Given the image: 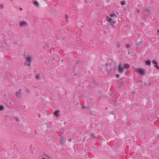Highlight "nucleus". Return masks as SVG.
Listing matches in <instances>:
<instances>
[{"label":"nucleus","instance_id":"1","mask_svg":"<svg viewBox=\"0 0 159 159\" xmlns=\"http://www.w3.org/2000/svg\"><path fill=\"white\" fill-rule=\"evenodd\" d=\"M116 66L114 63H111L109 66H107V71L109 75L113 73L115 70Z\"/></svg>","mask_w":159,"mask_h":159},{"label":"nucleus","instance_id":"2","mask_svg":"<svg viewBox=\"0 0 159 159\" xmlns=\"http://www.w3.org/2000/svg\"><path fill=\"white\" fill-rule=\"evenodd\" d=\"M107 19H108L107 22L109 23L108 25H109L112 26L113 27H114V24L116 23V21L114 18H110L109 16L107 17Z\"/></svg>","mask_w":159,"mask_h":159},{"label":"nucleus","instance_id":"3","mask_svg":"<svg viewBox=\"0 0 159 159\" xmlns=\"http://www.w3.org/2000/svg\"><path fill=\"white\" fill-rule=\"evenodd\" d=\"M135 71H136L137 72L142 75H144L145 73V71L144 69L142 68H137L135 69Z\"/></svg>","mask_w":159,"mask_h":159},{"label":"nucleus","instance_id":"4","mask_svg":"<svg viewBox=\"0 0 159 159\" xmlns=\"http://www.w3.org/2000/svg\"><path fill=\"white\" fill-rule=\"evenodd\" d=\"M124 69V68L121 66V64H120L119 65V66L118 69V71L120 73H122L123 72Z\"/></svg>","mask_w":159,"mask_h":159},{"label":"nucleus","instance_id":"5","mask_svg":"<svg viewBox=\"0 0 159 159\" xmlns=\"http://www.w3.org/2000/svg\"><path fill=\"white\" fill-rule=\"evenodd\" d=\"M21 89H20L18 91L16 92V96L17 98H20L21 97V93L20 92Z\"/></svg>","mask_w":159,"mask_h":159},{"label":"nucleus","instance_id":"6","mask_svg":"<svg viewBox=\"0 0 159 159\" xmlns=\"http://www.w3.org/2000/svg\"><path fill=\"white\" fill-rule=\"evenodd\" d=\"M27 61L31 62V57L30 56H28L26 58V61L25 63V65H26L27 64Z\"/></svg>","mask_w":159,"mask_h":159},{"label":"nucleus","instance_id":"7","mask_svg":"<svg viewBox=\"0 0 159 159\" xmlns=\"http://www.w3.org/2000/svg\"><path fill=\"white\" fill-rule=\"evenodd\" d=\"M27 25V23L25 21H21L20 22L19 25L20 27L25 26Z\"/></svg>","mask_w":159,"mask_h":159},{"label":"nucleus","instance_id":"8","mask_svg":"<svg viewBox=\"0 0 159 159\" xmlns=\"http://www.w3.org/2000/svg\"><path fill=\"white\" fill-rule=\"evenodd\" d=\"M59 110H57L55 111V112L53 113V114L54 116H55L56 117H58L60 115V114H59Z\"/></svg>","mask_w":159,"mask_h":159},{"label":"nucleus","instance_id":"9","mask_svg":"<svg viewBox=\"0 0 159 159\" xmlns=\"http://www.w3.org/2000/svg\"><path fill=\"white\" fill-rule=\"evenodd\" d=\"M60 144L63 145L65 143L64 138L63 137H61L60 139Z\"/></svg>","mask_w":159,"mask_h":159},{"label":"nucleus","instance_id":"10","mask_svg":"<svg viewBox=\"0 0 159 159\" xmlns=\"http://www.w3.org/2000/svg\"><path fill=\"white\" fill-rule=\"evenodd\" d=\"M144 10L145 11V12L148 15L150 14V11L148 8H144Z\"/></svg>","mask_w":159,"mask_h":159},{"label":"nucleus","instance_id":"11","mask_svg":"<svg viewBox=\"0 0 159 159\" xmlns=\"http://www.w3.org/2000/svg\"><path fill=\"white\" fill-rule=\"evenodd\" d=\"M146 64L148 66H149L151 64V61L150 60H148L145 61Z\"/></svg>","mask_w":159,"mask_h":159},{"label":"nucleus","instance_id":"12","mask_svg":"<svg viewBox=\"0 0 159 159\" xmlns=\"http://www.w3.org/2000/svg\"><path fill=\"white\" fill-rule=\"evenodd\" d=\"M110 16L112 18H114V17H115L116 18H117L116 16L115 13H113V14L111 13L110 14Z\"/></svg>","mask_w":159,"mask_h":159},{"label":"nucleus","instance_id":"13","mask_svg":"<svg viewBox=\"0 0 159 159\" xmlns=\"http://www.w3.org/2000/svg\"><path fill=\"white\" fill-rule=\"evenodd\" d=\"M34 5L37 7H38L39 6V3L37 1H34L33 3Z\"/></svg>","mask_w":159,"mask_h":159},{"label":"nucleus","instance_id":"14","mask_svg":"<svg viewBox=\"0 0 159 159\" xmlns=\"http://www.w3.org/2000/svg\"><path fill=\"white\" fill-rule=\"evenodd\" d=\"M130 67V66L128 64L125 65L124 67L126 69H128Z\"/></svg>","mask_w":159,"mask_h":159},{"label":"nucleus","instance_id":"15","mask_svg":"<svg viewBox=\"0 0 159 159\" xmlns=\"http://www.w3.org/2000/svg\"><path fill=\"white\" fill-rule=\"evenodd\" d=\"M40 78V76L39 74H37L36 76V78L39 80Z\"/></svg>","mask_w":159,"mask_h":159},{"label":"nucleus","instance_id":"16","mask_svg":"<svg viewBox=\"0 0 159 159\" xmlns=\"http://www.w3.org/2000/svg\"><path fill=\"white\" fill-rule=\"evenodd\" d=\"M4 109V107L3 105H0V110L2 111Z\"/></svg>","mask_w":159,"mask_h":159},{"label":"nucleus","instance_id":"17","mask_svg":"<svg viewBox=\"0 0 159 159\" xmlns=\"http://www.w3.org/2000/svg\"><path fill=\"white\" fill-rule=\"evenodd\" d=\"M116 47L117 48H119L120 47V44L118 42H117Z\"/></svg>","mask_w":159,"mask_h":159},{"label":"nucleus","instance_id":"18","mask_svg":"<svg viewBox=\"0 0 159 159\" xmlns=\"http://www.w3.org/2000/svg\"><path fill=\"white\" fill-rule=\"evenodd\" d=\"M121 5H124L125 4V2L124 1H122L120 2Z\"/></svg>","mask_w":159,"mask_h":159},{"label":"nucleus","instance_id":"19","mask_svg":"<svg viewBox=\"0 0 159 159\" xmlns=\"http://www.w3.org/2000/svg\"><path fill=\"white\" fill-rule=\"evenodd\" d=\"M31 62H30L27 61V64H26L28 66H30L31 65Z\"/></svg>","mask_w":159,"mask_h":159},{"label":"nucleus","instance_id":"20","mask_svg":"<svg viewBox=\"0 0 159 159\" xmlns=\"http://www.w3.org/2000/svg\"><path fill=\"white\" fill-rule=\"evenodd\" d=\"M152 63L154 64H157V62L155 60H153L152 61Z\"/></svg>","mask_w":159,"mask_h":159},{"label":"nucleus","instance_id":"21","mask_svg":"<svg viewBox=\"0 0 159 159\" xmlns=\"http://www.w3.org/2000/svg\"><path fill=\"white\" fill-rule=\"evenodd\" d=\"M126 48H130V46L129 44L127 43L126 44L125 46Z\"/></svg>","mask_w":159,"mask_h":159},{"label":"nucleus","instance_id":"22","mask_svg":"<svg viewBox=\"0 0 159 159\" xmlns=\"http://www.w3.org/2000/svg\"><path fill=\"white\" fill-rule=\"evenodd\" d=\"M154 66L157 69L159 70V66H157V65L156 64Z\"/></svg>","mask_w":159,"mask_h":159},{"label":"nucleus","instance_id":"23","mask_svg":"<svg viewBox=\"0 0 159 159\" xmlns=\"http://www.w3.org/2000/svg\"><path fill=\"white\" fill-rule=\"evenodd\" d=\"M120 75L119 74H117L116 75V77L117 78H119L120 77Z\"/></svg>","mask_w":159,"mask_h":159},{"label":"nucleus","instance_id":"24","mask_svg":"<svg viewBox=\"0 0 159 159\" xmlns=\"http://www.w3.org/2000/svg\"><path fill=\"white\" fill-rule=\"evenodd\" d=\"M91 137L93 138H94L95 137V136L94 134H91Z\"/></svg>","mask_w":159,"mask_h":159},{"label":"nucleus","instance_id":"25","mask_svg":"<svg viewBox=\"0 0 159 159\" xmlns=\"http://www.w3.org/2000/svg\"><path fill=\"white\" fill-rule=\"evenodd\" d=\"M15 119H16V120L18 122L19 121V119H18V117H15Z\"/></svg>","mask_w":159,"mask_h":159},{"label":"nucleus","instance_id":"26","mask_svg":"<svg viewBox=\"0 0 159 159\" xmlns=\"http://www.w3.org/2000/svg\"><path fill=\"white\" fill-rule=\"evenodd\" d=\"M65 18L66 19H67L68 18V16L67 15H65Z\"/></svg>","mask_w":159,"mask_h":159},{"label":"nucleus","instance_id":"27","mask_svg":"<svg viewBox=\"0 0 159 159\" xmlns=\"http://www.w3.org/2000/svg\"><path fill=\"white\" fill-rule=\"evenodd\" d=\"M0 7H1V9H2L3 8V5L2 4H1L0 5Z\"/></svg>","mask_w":159,"mask_h":159},{"label":"nucleus","instance_id":"28","mask_svg":"<svg viewBox=\"0 0 159 159\" xmlns=\"http://www.w3.org/2000/svg\"><path fill=\"white\" fill-rule=\"evenodd\" d=\"M136 11H137L138 13H140V11L139 10V9H136Z\"/></svg>","mask_w":159,"mask_h":159},{"label":"nucleus","instance_id":"29","mask_svg":"<svg viewBox=\"0 0 159 159\" xmlns=\"http://www.w3.org/2000/svg\"><path fill=\"white\" fill-rule=\"evenodd\" d=\"M140 46V45L139 44V43H137V48H138V47H139V46Z\"/></svg>","mask_w":159,"mask_h":159},{"label":"nucleus","instance_id":"30","mask_svg":"<svg viewBox=\"0 0 159 159\" xmlns=\"http://www.w3.org/2000/svg\"><path fill=\"white\" fill-rule=\"evenodd\" d=\"M85 108V106H82V107H81V108H83V109H84Z\"/></svg>","mask_w":159,"mask_h":159},{"label":"nucleus","instance_id":"31","mask_svg":"<svg viewBox=\"0 0 159 159\" xmlns=\"http://www.w3.org/2000/svg\"><path fill=\"white\" fill-rule=\"evenodd\" d=\"M111 114H114V112L113 111L111 112Z\"/></svg>","mask_w":159,"mask_h":159},{"label":"nucleus","instance_id":"32","mask_svg":"<svg viewBox=\"0 0 159 159\" xmlns=\"http://www.w3.org/2000/svg\"><path fill=\"white\" fill-rule=\"evenodd\" d=\"M130 52L129 51L128 52V54H130Z\"/></svg>","mask_w":159,"mask_h":159},{"label":"nucleus","instance_id":"33","mask_svg":"<svg viewBox=\"0 0 159 159\" xmlns=\"http://www.w3.org/2000/svg\"><path fill=\"white\" fill-rule=\"evenodd\" d=\"M71 139H70L69 140V142H71Z\"/></svg>","mask_w":159,"mask_h":159},{"label":"nucleus","instance_id":"34","mask_svg":"<svg viewBox=\"0 0 159 159\" xmlns=\"http://www.w3.org/2000/svg\"><path fill=\"white\" fill-rule=\"evenodd\" d=\"M20 10H21V11H22V8H20Z\"/></svg>","mask_w":159,"mask_h":159},{"label":"nucleus","instance_id":"35","mask_svg":"<svg viewBox=\"0 0 159 159\" xmlns=\"http://www.w3.org/2000/svg\"><path fill=\"white\" fill-rule=\"evenodd\" d=\"M46 45H48V44L47 43H46Z\"/></svg>","mask_w":159,"mask_h":159},{"label":"nucleus","instance_id":"36","mask_svg":"<svg viewBox=\"0 0 159 159\" xmlns=\"http://www.w3.org/2000/svg\"><path fill=\"white\" fill-rule=\"evenodd\" d=\"M157 32L158 33H159V30H157Z\"/></svg>","mask_w":159,"mask_h":159},{"label":"nucleus","instance_id":"37","mask_svg":"<svg viewBox=\"0 0 159 159\" xmlns=\"http://www.w3.org/2000/svg\"><path fill=\"white\" fill-rule=\"evenodd\" d=\"M95 82V80H93V83H94V82Z\"/></svg>","mask_w":159,"mask_h":159},{"label":"nucleus","instance_id":"38","mask_svg":"<svg viewBox=\"0 0 159 159\" xmlns=\"http://www.w3.org/2000/svg\"><path fill=\"white\" fill-rule=\"evenodd\" d=\"M43 159H45V158H44V157H43Z\"/></svg>","mask_w":159,"mask_h":159},{"label":"nucleus","instance_id":"39","mask_svg":"<svg viewBox=\"0 0 159 159\" xmlns=\"http://www.w3.org/2000/svg\"><path fill=\"white\" fill-rule=\"evenodd\" d=\"M87 1H85V3H87Z\"/></svg>","mask_w":159,"mask_h":159},{"label":"nucleus","instance_id":"40","mask_svg":"<svg viewBox=\"0 0 159 159\" xmlns=\"http://www.w3.org/2000/svg\"><path fill=\"white\" fill-rule=\"evenodd\" d=\"M5 44H6V45H7V43H5Z\"/></svg>","mask_w":159,"mask_h":159},{"label":"nucleus","instance_id":"41","mask_svg":"<svg viewBox=\"0 0 159 159\" xmlns=\"http://www.w3.org/2000/svg\"><path fill=\"white\" fill-rule=\"evenodd\" d=\"M61 61H63V60H62Z\"/></svg>","mask_w":159,"mask_h":159}]
</instances>
